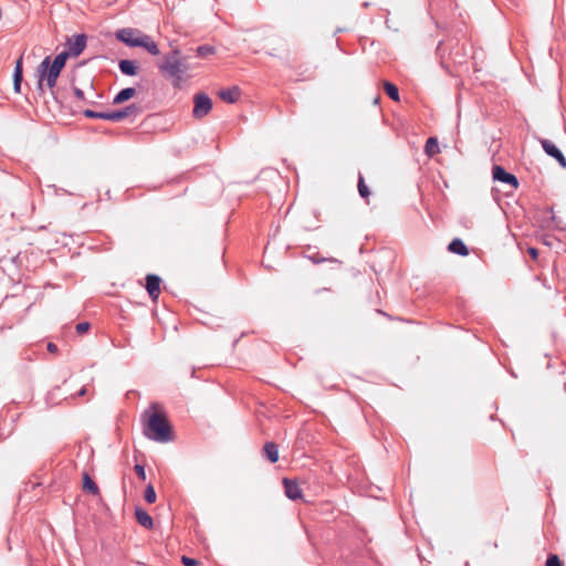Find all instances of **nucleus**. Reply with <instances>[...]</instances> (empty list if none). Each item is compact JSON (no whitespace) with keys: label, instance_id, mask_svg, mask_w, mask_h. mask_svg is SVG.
<instances>
[{"label":"nucleus","instance_id":"f257e3e1","mask_svg":"<svg viewBox=\"0 0 566 566\" xmlns=\"http://www.w3.org/2000/svg\"><path fill=\"white\" fill-rule=\"evenodd\" d=\"M158 70L168 78L172 80V85L178 87L182 75L189 71L186 57L178 48H174L169 53L165 54L157 63Z\"/></svg>","mask_w":566,"mask_h":566},{"label":"nucleus","instance_id":"f03ea898","mask_svg":"<svg viewBox=\"0 0 566 566\" xmlns=\"http://www.w3.org/2000/svg\"><path fill=\"white\" fill-rule=\"evenodd\" d=\"M115 38L128 48H143L149 54L156 56L160 51L153 38L136 28H122L116 30Z\"/></svg>","mask_w":566,"mask_h":566},{"label":"nucleus","instance_id":"7ed1b4c3","mask_svg":"<svg viewBox=\"0 0 566 566\" xmlns=\"http://www.w3.org/2000/svg\"><path fill=\"white\" fill-rule=\"evenodd\" d=\"M144 434L153 441L166 443L172 440L171 426L165 413L153 412L144 428Z\"/></svg>","mask_w":566,"mask_h":566},{"label":"nucleus","instance_id":"20e7f679","mask_svg":"<svg viewBox=\"0 0 566 566\" xmlns=\"http://www.w3.org/2000/svg\"><path fill=\"white\" fill-rule=\"evenodd\" d=\"M142 108L136 104H130L123 109L112 111V112H95L92 109H85L83 112L84 116L87 118H98L111 122H122L127 117H136L140 114Z\"/></svg>","mask_w":566,"mask_h":566},{"label":"nucleus","instance_id":"39448f33","mask_svg":"<svg viewBox=\"0 0 566 566\" xmlns=\"http://www.w3.org/2000/svg\"><path fill=\"white\" fill-rule=\"evenodd\" d=\"M39 87L42 88V82L45 81L49 88L56 85L61 71L51 65V56H45L39 65Z\"/></svg>","mask_w":566,"mask_h":566},{"label":"nucleus","instance_id":"423d86ee","mask_svg":"<svg viewBox=\"0 0 566 566\" xmlns=\"http://www.w3.org/2000/svg\"><path fill=\"white\" fill-rule=\"evenodd\" d=\"M86 40L87 38L83 33L67 38L65 42L66 50L63 52L69 53V57L78 56L86 48Z\"/></svg>","mask_w":566,"mask_h":566},{"label":"nucleus","instance_id":"0eeeda50","mask_svg":"<svg viewBox=\"0 0 566 566\" xmlns=\"http://www.w3.org/2000/svg\"><path fill=\"white\" fill-rule=\"evenodd\" d=\"M193 111L192 114L196 118H201L206 116L212 108L211 98L203 93L197 94L193 97Z\"/></svg>","mask_w":566,"mask_h":566},{"label":"nucleus","instance_id":"6e6552de","mask_svg":"<svg viewBox=\"0 0 566 566\" xmlns=\"http://www.w3.org/2000/svg\"><path fill=\"white\" fill-rule=\"evenodd\" d=\"M539 143L544 149V151L557 160V163L563 167L566 168V158L562 150L549 139L542 138L539 139Z\"/></svg>","mask_w":566,"mask_h":566},{"label":"nucleus","instance_id":"1a4fd4ad","mask_svg":"<svg viewBox=\"0 0 566 566\" xmlns=\"http://www.w3.org/2000/svg\"><path fill=\"white\" fill-rule=\"evenodd\" d=\"M492 176L495 181L507 184L513 188L518 187L517 178L513 174L507 172L502 166H493Z\"/></svg>","mask_w":566,"mask_h":566},{"label":"nucleus","instance_id":"9d476101","mask_svg":"<svg viewBox=\"0 0 566 566\" xmlns=\"http://www.w3.org/2000/svg\"><path fill=\"white\" fill-rule=\"evenodd\" d=\"M161 279L156 274H148L146 276V290L153 301H157L160 294Z\"/></svg>","mask_w":566,"mask_h":566},{"label":"nucleus","instance_id":"9b49d317","mask_svg":"<svg viewBox=\"0 0 566 566\" xmlns=\"http://www.w3.org/2000/svg\"><path fill=\"white\" fill-rule=\"evenodd\" d=\"M283 484H284V492H285V495L290 499V500H298L302 497V490L298 485V483L296 481H293V480H290V479H284L283 480Z\"/></svg>","mask_w":566,"mask_h":566},{"label":"nucleus","instance_id":"f8f14e48","mask_svg":"<svg viewBox=\"0 0 566 566\" xmlns=\"http://www.w3.org/2000/svg\"><path fill=\"white\" fill-rule=\"evenodd\" d=\"M22 80H23V67H22V57H20L17 60L14 71H13V88H14L15 93H20Z\"/></svg>","mask_w":566,"mask_h":566},{"label":"nucleus","instance_id":"ddd939ff","mask_svg":"<svg viewBox=\"0 0 566 566\" xmlns=\"http://www.w3.org/2000/svg\"><path fill=\"white\" fill-rule=\"evenodd\" d=\"M448 250L451 252V253H454V254H458V255H461V256H465L469 254V249L468 247L464 244V242L459 239V238H455L453 239L449 245H448Z\"/></svg>","mask_w":566,"mask_h":566},{"label":"nucleus","instance_id":"4468645a","mask_svg":"<svg viewBox=\"0 0 566 566\" xmlns=\"http://www.w3.org/2000/svg\"><path fill=\"white\" fill-rule=\"evenodd\" d=\"M118 69L124 75L127 76H135L138 71L136 62L132 60H120L118 62Z\"/></svg>","mask_w":566,"mask_h":566},{"label":"nucleus","instance_id":"2eb2a0df","mask_svg":"<svg viewBox=\"0 0 566 566\" xmlns=\"http://www.w3.org/2000/svg\"><path fill=\"white\" fill-rule=\"evenodd\" d=\"M135 516L137 522L145 528L149 530L154 526L153 517L144 509L136 507Z\"/></svg>","mask_w":566,"mask_h":566},{"label":"nucleus","instance_id":"dca6fc26","mask_svg":"<svg viewBox=\"0 0 566 566\" xmlns=\"http://www.w3.org/2000/svg\"><path fill=\"white\" fill-rule=\"evenodd\" d=\"M263 454L268 458L271 463H275L279 460V447L274 442H266L263 447Z\"/></svg>","mask_w":566,"mask_h":566},{"label":"nucleus","instance_id":"f3484780","mask_svg":"<svg viewBox=\"0 0 566 566\" xmlns=\"http://www.w3.org/2000/svg\"><path fill=\"white\" fill-rule=\"evenodd\" d=\"M136 94V90L134 87H126L120 90L113 98V104L118 105L122 104L129 98H132Z\"/></svg>","mask_w":566,"mask_h":566},{"label":"nucleus","instance_id":"a211bd4d","mask_svg":"<svg viewBox=\"0 0 566 566\" xmlns=\"http://www.w3.org/2000/svg\"><path fill=\"white\" fill-rule=\"evenodd\" d=\"M222 101L227 103H235L240 96V90L238 87L226 88L219 93Z\"/></svg>","mask_w":566,"mask_h":566},{"label":"nucleus","instance_id":"6ab92c4d","mask_svg":"<svg viewBox=\"0 0 566 566\" xmlns=\"http://www.w3.org/2000/svg\"><path fill=\"white\" fill-rule=\"evenodd\" d=\"M424 151L428 156L432 157L439 153V145L436 137H429L426 142Z\"/></svg>","mask_w":566,"mask_h":566},{"label":"nucleus","instance_id":"aec40b11","mask_svg":"<svg viewBox=\"0 0 566 566\" xmlns=\"http://www.w3.org/2000/svg\"><path fill=\"white\" fill-rule=\"evenodd\" d=\"M384 90L386 92V94L392 99V101H399V91H398V87L388 82V81H385L384 82Z\"/></svg>","mask_w":566,"mask_h":566},{"label":"nucleus","instance_id":"412c9836","mask_svg":"<svg viewBox=\"0 0 566 566\" xmlns=\"http://www.w3.org/2000/svg\"><path fill=\"white\" fill-rule=\"evenodd\" d=\"M83 489L88 491L92 494L98 493L97 484L86 473L84 474V478H83Z\"/></svg>","mask_w":566,"mask_h":566},{"label":"nucleus","instance_id":"4be33fe9","mask_svg":"<svg viewBox=\"0 0 566 566\" xmlns=\"http://www.w3.org/2000/svg\"><path fill=\"white\" fill-rule=\"evenodd\" d=\"M69 59V53H65V52H61L59 53L53 61H51V65H53L54 67L59 69L60 71L63 70V67L65 66V63Z\"/></svg>","mask_w":566,"mask_h":566},{"label":"nucleus","instance_id":"5701e85b","mask_svg":"<svg viewBox=\"0 0 566 566\" xmlns=\"http://www.w3.org/2000/svg\"><path fill=\"white\" fill-rule=\"evenodd\" d=\"M357 187H358L359 195L363 198H368V196L370 195V191H369V188L367 187V185L365 184V179L361 174H358Z\"/></svg>","mask_w":566,"mask_h":566},{"label":"nucleus","instance_id":"b1692460","mask_svg":"<svg viewBox=\"0 0 566 566\" xmlns=\"http://www.w3.org/2000/svg\"><path fill=\"white\" fill-rule=\"evenodd\" d=\"M196 51L199 57H207L209 55H212L216 52V49L212 45L205 44L198 46Z\"/></svg>","mask_w":566,"mask_h":566},{"label":"nucleus","instance_id":"393cba45","mask_svg":"<svg viewBox=\"0 0 566 566\" xmlns=\"http://www.w3.org/2000/svg\"><path fill=\"white\" fill-rule=\"evenodd\" d=\"M144 497L147 503H154L156 501V491L151 484L146 486Z\"/></svg>","mask_w":566,"mask_h":566},{"label":"nucleus","instance_id":"a878e982","mask_svg":"<svg viewBox=\"0 0 566 566\" xmlns=\"http://www.w3.org/2000/svg\"><path fill=\"white\" fill-rule=\"evenodd\" d=\"M545 565L546 566H563V563L557 555L551 554V555H548Z\"/></svg>","mask_w":566,"mask_h":566},{"label":"nucleus","instance_id":"bb28decb","mask_svg":"<svg viewBox=\"0 0 566 566\" xmlns=\"http://www.w3.org/2000/svg\"><path fill=\"white\" fill-rule=\"evenodd\" d=\"M134 469H135V472L138 475V478L142 479L143 481H145L146 480V472H145L144 465L136 464Z\"/></svg>","mask_w":566,"mask_h":566},{"label":"nucleus","instance_id":"cd10ccee","mask_svg":"<svg viewBox=\"0 0 566 566\" xmlns=\"http://www.w3.org/2000/svg\"><path fill=\"white\" fill-rule=\"evenodd\" d=\"M90 329V323L87 322H81L76 325V332L78 334H83Z\"/></svg>","mask_w":566,"mask_h":566},{"label":"nucleus","instance_id":"c85d7f7f","mask_svg":"<svg viewBox=\"0 0 566 566\" xmlns=\"http://www.w3.org/2000/svg\"><path fill=\"white\" fill-rule=\"evenodd\" d=\"M181 562L185 566H197L198 562L193 558L182 556Z\"/></svg>","mask_w":566,"mask_h":566},{"label":"nucleus","instance_id":"c756f323","mask_svg":"<svg viewBox=\"0 0 566 566\" xmlns=\"http://www.w3.org/2000/svg\"><path fill=\"white\" fill-rule=\"evenodd\" d=\"M73 93L75 95L76 98L81 99V101H84V92L78 88V87H73Z\"/></svg>","mask_w":566,"mask_h":566},{"label":"nucleus","instance_id":"7c9ffc66","mask_svg":"<svg viewBox=\"0 0 566 566\" xmlns=\"http://www.w3.org/2000/svg\"><path fill=\"white\" fill-rule=\"evenodd\" d=\"M528 253L533 259H536L538 255V251L535 248H528Z\"/></svg>","mask_w":566,"mask_h":566},{"label":"nucleus","instance_id":"2f4dec72","mask_svg":"<svg viewBox=\"0 0 566 566\" xmlns=\"http://www.w3.org/2000/svg\"><path fill=\"white\" fill-rule=\"evenodd\" d=\"M48 350L54 353V352L57 350V347L53 343H49L48 344Z\"/></svg>","mask_w":566,"mask_h":566},{"label":"nucleus","instance_id":"473e14b6","mask_svg":"<svg viewBox=\"0 0 566 566\" xmlns=\"http://www.w3.org/2000/svg\"><path fill=\"white\" fill-rule=\"evenodd\" d=\"M85 394H86V387L84 386V387H82V388L78 390L77 396H80V397H81V396H84Z\"/></svg>","mask_w":566,"mask_h":566},{"label":"nucleus","instance_id":"72a5a7b5","mask_svg":"<svg viewBox=\"0 0 566 566\" xmlns=\"http://www.w3.org/2000/svg\"><path fill=\"white\" fill-rule=\"evenodd\" d=\"M379 96L375 98V104H377L379 102Z\"/></svg>","mask_w":566,"mask_h":566},{"label":"nucleus","instance_id":"f704fd0d","mask_svg":"<svg viewBox=\"0 0 566 566\" xmlns=\"http://www.w3.org/2000/svg\"><path fill=\"white\" fill-rule=\"evenodd\" d=\"M464 566H470V563H469V562H465Z\"/></svg>","mask_w":566,"mask_h":566}]
</instances>
